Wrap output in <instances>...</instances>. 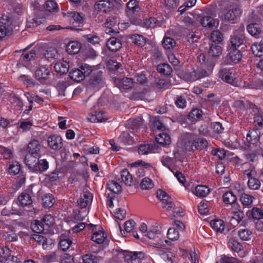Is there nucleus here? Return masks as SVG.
<instances>
[{
    "label": "nucleus",
    "mask_w": 263,
    "mask_h": 263,
    "mask_svg": "<svg viewBox=\"0 0 263 263\" xmlns=\"http://www.w3.org/2000/svg\"><path fill=\"white\" fill-rule=\"evenodd\" d=\"M198 59L201 67L196 70L185 71L182 73V78L186 81H195L201 78L209 76L213 71L215 65L213 60L206 59L205 55L200 54Z\"/></svg>",
    "instance_id": "obj_1"
},
{
    "label": "nucleus",
    "mask_w": 263,
    "mask_h": 263,
    "mask_svg": "<svg viewBox=\"0 0 263 263\" xmlns=\"http://www.w3.org/2000/svg\"><path fill=\"white\" fill-rule=\"evenodd\" d=\"M260 133L257 130H252L249 132L247 135L246 140L247 143H244L241 146L246 151H253L257 152L260 148V142L259 141Z\"/></svg>",
    "instance_id": "obj_2"
},
{
    "label": "nucleus",
    "mask_w": 263,
    "mask_h": 263,
    "mask_svg": "<svg viewBox=\"0 0 263 263\" xmlns=\"http://www.w3.org/2000/svg\"><path fill=\"white\" fill-rule=\"evenodd\" d=\"M92 72V67L87 64H82L79 69L71 70L69 73L70 78L77 82L83 81L85 77Z\"/></svg>",
    "instance_id": "obj_3"
},
{
    "label": "nucleus",
    "mask_w": 263,
    "mask_h": 263,
    "mask_svg": "<svg viewBox=\"0 0 263 263\" xmlns=\"http://www.w3.org/2000/svg\"><path fill=\"white\" fill-rule=\"evenodd\" d=\"M51 72V68L47 65H40L35 71V77L41 83H44L49 78Z\"/></svg>",
    "instance_id": "obj_4"
},
{
    "label": "nucleus",
    "mask_w": 263,
    "mask_h": 263,
    "mask_svg": "<svg viewBox=\"0 0 263 263\" xmlns=\"http://www.w3.org/2000/svg\"><path fill=\"white\" fill-rule=\"evenodd\" d=\"M244 26L241 25L230 40L231 47L236 48L244 44L245 36L243 33Z\"/></svg>",
    "instance_id": "obj_5"
},
{
    "label": "nucleus",
    "mask_w": 263,
    "mask_h": 263,
    "mask_svg": "<svg viewBox=\"0 0 263 263\" xmlns=\"http://www.w3.org/2000/svg\"><path fill=\"white\" fill-rule=\"evenodd\" d=\"M89 84L92 87L100 88L104 85L103 72L101 71L93 70L91 73Z\"/></svg>",
    "instance_id": "obj_6"
},
{
    "label": "nucleus",
    "mask_w": 263,
    "mask_h": 263,
    "mask_svg": "<svg viewBox=\"0 0 263 263\" xmlns=\"http://www.w3.org/2000/svg\"><path fill=\"white\" fill-rule=\"evenodd\" d=\"M18 200L22 207L27 208L25 209L27 212L30 213H35V209L32 205L31 197L28 194L22 193L18 197Z\"/></svg>",
    "instance_id": "obj_7"
},
{
    "label": "nucleus",
    "mask_w": 263,
    "mask_h": 263,
    "mask_svg": "<svg viewBox=\"0 0 263 263\" xmlns=\"http://www.w3.org/2000/svg\"><path fill=\"white\" fill-rule=\"evenodd\" d=\"M160 231L158 230L149 231L146 236L151 240H154V242H149V243L151 246L155 248H162L164 246L163 241L159 237Z\"/></svg>",
    "instance_id": "obj_8"
},
{
    "label": "nucleus",
    "mask_w": 263,
    "mask_h": 263,
    "mask_svg": "<svg viewBox=\"0 0 263 263\" xmlns=\"http://www.w3.org/2000/svg\"><path fill=\"white\" fill-rule=\"evenodd\" d=\"M241 13V10L237 7L224 10L221 18L226 21H233L239 16Z\"/></svg>",
    "instance_id": "obj_9"
},
{
    "label": "nucleus",
    "mask_w": 263,
    "mask_h": 263,
    "mask_svg": "<svg viewBox=\"0 0 263 263\" xmlns=\"http://www.w3.org/2000/svg\"><path fill=\"white\" fill-rule=\"evenodd\" d=\"M113 7L112 3L106 0L97 1L94 4V9L98 12H107L110 11Z\"/></svg>",
    "instance_id": "obj_10"
},
{
    "label": "nucleus",
    "mask_w": 263,
    "mask_h": 263,
    "mask_svg": "<svg viewBox=\"0 0 263 263\" xmlns=\"http://www.w3.org/2000/svg\"><path fill=\"white\" fill-rule=\"evenodd\" d=\"M47 142L49 146L54 150H59L63 146L62 139L57 135L50 136L48 138Z\"/></svg>",
    "instance_id": "obj_11"
},
{
    "label": "nucleus",
    "mask_w": 263,
    "mask_h": 263,
    "mask_svg": "<svg viewBox=\"0 0 263 263\" xmlns=\"http://www.w3.org/2000/svg\"><path fill=\"white\" fill-rule=\"evenodd\" d=\"M218 77L224 82L234 85V75L230 70L226 68L220 69L218 72Z\"/></svg>",
    "instance_id": "obj_12"
},
{
    "label": "nucleus",
    "mask_w": 263,
    "mask_h": 263,
    "mask_svg": "<svg viewBox=\"0 0 263 263\" xmlns=\"http://www.w3.org/2000/svg\"><path fill=\"white\" fill-rule=\"evenodd\" d=\"M93 198L91 193L89 192H84L77 201L78 205L81 208H85L91 204Z\"/></svg>",
    "instance_id": "obj_13"
},
{
    "label": "nucleus",
    "mask_w": 263,
    "mask_h": 263,
    "mask_svg": "<svg viewBox=\"0 0 263 263\" xmlns=\"http://www.w3.org/2000/svg\"><path fill=\"white\" fill-rule=\"evenodd\" d=\"M144 254L142 252H126L124 254L125 260L128 263H132L133 261H138L142 259Z\"/></svg>",
    "instance_id": "obj_14"
},
{
    "label": "nucleus",
    "mask_w": 263,
    "mask_h": 263,
    "mask_svg": "<svg viewBox=\"0 0 263 263\" xmlns=\"http://www.w3.org/2000/svg\"><path fill=\"white\" fill-rule=\"evenodd\" d=\"M115 83L120 89H128L132 87L134 81L133 79L124 77L116 79Z\"/></svg>",
    "instance_id": "obj_15"
},
{
    "label": "nucleus",
    "mask_w": 263,
    "mask_h": 263,
    "mask_svg": "<svg viewBox=\"0 0 263 263\" xmlns=\"http://www.w3.org/2000/svg\"><path fill=\"white\" fill-rule=\"evenodd\" d=\"M121 43L119 39L111 37L109 38L106 42L107 48L111 51L116 52L121 47Z\"/></svg>",
    "instance_id": "obj_16"
},
{
    "label": "nucleus",
    "mask_w": 263,
    "mask_h": 263,
    "mask_svg": "<svg viewBox=\"0 0 263 263\" xmlns=\"http://www.w3.org/2000/svg\"><path fill=\"white\" fill-rule=\"evenodd\" d=\"M40 149L41 145L39 141L36 140H33L28 143L27 151L29 154L39 156V152H40Z\"/></svg>",
    "instance_id": "obj_17"
},
{
    "label": "nucleus",
    "mask_w": 263,
    "mask_h": 263,
    "mask_svg": "<svg viewBox=\"0 0 263 263\" xmlns=\"http://www.w3.org/2000/svg\"><path fill=\"white\" fill-rule=\"evenodd\" d=\"M242 54L240 50L236 48L230 47L228 59L232 62L237 63L240 61Z\"/></svg>",
    "instance_id": "obj_18"
},
{
    "label": "nucleus",
    "mask_w": 263,
    "mask_h": 263,
    "mask_svg": "<svg viewBox=\"0 0 263 263\" xmlns=\"http://www.w3.org/2000/svg\"><path fill=\"white\" fill-rule=\"evenodd\" d=\"M159 255L161 259H162L166 263L178 262V258L176 257L174 254L171 252L161 251L160 253L159 254Z\"/></svg>",
    "instance_id": "obj_19"
},
{
    "label": "nucleus",
    "mask_w": 263,
    "mask_h": 263,
    "mask_svg": "<svg viewBox=\"0 0 263 263\" xmlns=\"http://www.w3.org/2000/svg\"><path fill=\"white\" fill-rule=\"evenodd\" d=\"M48 168V162L45 159H40L38 158L35 165L33 167V172H43Z\"/></svg>",
    "instance_id": "obj_20"
},
{
    "label": "nucleus",
    "mask_w": 263,
    "mask_h": 263,
    "mask_svg": "<svg viewBox=\"0 0 263 263\" xmlns=\"http://www.w3.org/2000/svg\"><path fill=\"white\" fill-rule=\"evenodd\" d=\"M59 239V248L62 251H66L72 246V241L65 236L62 235L60 236Z\"/></svg>",
    "instance_id": "obj_21"
},
{
    "label": "nucleus",
    "mask_w": 263,
    "mask_h": 263,
    "mask_svg": "<svg viewBox=\"0 0 263 263\" xmlns=\"http://www.w3.org/2000/svg\"><path fill=\"white\" fill-rule=\"evenodd\" d=\"M39 156L27 153L25 157V163L29 169L32 172L33 167L35 166L36 159Z\"/></svg>",
    "instance_id": "obj_22"
},
{
    "label": "nucleus",
    "mask_w": 263,
    "mask_h": 263,
    "mask_svg": "<svg viewBox=\"0 0 263 263\" xmlns=\"http://www.w3.org/2000/svg\"><path fill=\"white\" fill-rule=\"evenodd\" d=\"M106 235L102 231H96L92 234L91 240L97 244H102L106 239Z\"/></svg>",
    "instance_id": "obj_23"
},
{
    "label": "nucleus",
    "mask_w": 263,
    "mask_h": 263,
    "mask_svg": "<svg viewBox=\"0 0 263 263\" xmlns=\"http://www.w3.org/2000/svg\"><path fill=\"white\" fill-rule=\"evenodd\" d=\"M209 54L214 58L219 57L222 53V47L216 43H212L209 50Z\"/></svg>",
    "instance_id": "obj_24"
},
{
    "label": "nucleus",
    "mask_w": 263,
    "mask_h": 263,
    "mask_svg": "<svg viewBox=\"0 0 263 263\" xmlns=\"http://www.w3.org/2000/svg\"><path fill=\"white\" fill-rule=\"evenodd\" d=\"M81 49V44L77 41L69 42L66 47V51L70 54L77 53Z\"/></svg>",
    "instance_id": "obj_25"
},
{
    "label": "nucleus",
    "mask_w": 263,
    "mask_h": 263,
    "mask_svg": "<svg viewBox=\"0 0 263 263\" xmlns=\"http://www.w3.org/2000/svg\"><path fill=\"white\" fill-rule=\"evenodd\" d=\"M236 200V196L232 192H227L223 195V200L226 204H234V206L239 207L235 204Z\"/></svg>",
    "instance_id": "obj_26"
},
{
    "label": "nucleus",
    "mask_w": 263,
    "mask_h": 263,
    "mask_svg": "<svg viewBox=\"0 0 263 263\" xmlns=\"http://www.w3.org/2000/svg\"><path fill=\"white\" fill-rule=\"evenodd\" d=\"M156 145L155 144H141L138 148V153L140 155H147L150 153H155Z\"/></svg>",
    "instance_id": "obj_27"
},
{
    "label": "nucleus",
    "mask_w": 263,
    "mask_h": 263,
    "mask_svg": "<svg viewBox=\"0 0 263 263\" xmlns=\"http://www.w3.org/2000/svg\"><path fill=\"white\" fill-rule=\"evenodd\" d=\"M155 140L158 143L162 145H169L171 142L170 136L165 133L158 134L156 137Z\"/></svg>",
    "instance_id": "obj_28"
},
{
    "label": "nucleus",
    "mask_w": 263,
    "mask_h": 263,
    "mask_svg": "<svg viewBox=\"0 0 263 263\" xmlns=\"http://www.w3.org/2000/svg\"><path fill=\"white\" fill-rule=\"evenodd\" d=\"M31 228L35 233H41L44 232L46 227L42 220H35L31 224Z\"/></svg>",
    "instance_id": "obj_29"
},
{
    "label": "nucleus",
    "mask_w": 263,
    "mask_h": 263,
    "mask_svg": "<svg viewBox=\"0 0 263 263\" xmlns=\"http://www.w3.org/2000/svg\"><path fill=\"white\" fill-rule=\"evenodd\" d=\"M247 29L251 35L257 38L259 37V35L261 33V29L258 24L256 23L250 24L247 26Z\"/></svg>",
    "instance_id": "obj_30"
},
{
    "label": "nucleus",
    "mask_w": 263,
    "mask_h": 263,
    "mask_svg": "<svg viewBox=\"0 0 263 263\" xmlns=\"http://www.w3.org/2000/svg\"><path fill=\"white\" fill-rule=\"evenodd\" d=\"M126 7V12L128 15H132L140 10V7L136 0H130L129 2L127 3Z\"/></svg>",
    "instance_id": "obj_31"
},
{
    "label": "nucleus",
    "mask_w": 263,
    "mask_h": 263,
    "mask_svg": "<svg viewBox=\"0 0 263 263\" xmlns=\"http://www.w3.org/2000/svg\"><path fill=\"white\" fill-rule=\"evenodd\" d=\"M202 116V111L199 109L194 108L192 109L187 117L189 120L194 122L201 119Z\"/></svg>",
    "instance_id": "obj_32"
},
{
    "label": "nucleus",
    "mask_w": 263,
    "mask_h": 263,
    "mask_svg": "<svg viewBox=\"0 0 263 263\" xmlns=\"http://www.w3.org/2000/svg\"><path fill=\"white\" fill-rule=\"evenodd\" d=\"M210 226L216 232L221 233L224 229V221L221 219L213 220L210 222Z\"/></svg>",
    "instance_id": "obj_33"
},
{
    "label": "nucleus",
    "mask_w": 263,
    "mask_h": 263,
    "mask_svg": "<svg viewBox=\"0 0 263 263\" xmlns=\"http://www.w3.org/2000/svg\"><path fill=\"white\" fill-rule=\"evenodd\" d=\"M68 63L65 61L57 63L54 66L55 71L61 74L66 73L68 71Z\"/></svg>",
    "instance_id": "obj_34"
},
{
    "label": "nucleus",
    "mask_w": 263,
    "mask_h": 263,
    "mask_svg": "<svg viewBox=\"0 0 263 263\" xmlns=\"http://www.w3.org/2000/svg\"><path fill=\"white\" fill-rule=\"evenodd\" d=\"M187 140H186L184 143V148L187 152H192L194 150V137L191 134H187Z\"/></svg>",
    "instance_id": "obj_35"
},
{
    "label": "nucleus",
    "mask_w": 263,
    "mask_h": 263,
    "mask_svg": "<svg viewBox=\"0 0 263 263\" xmlns=\"http://www.w3.org/2000/svg\"><path fill=\"white\" fill-rule=\"evenodd\" d=\"M247 215L249 217L252 216L255 219H260L263 217V212L260 209L254 207L251 211L247 212Z\"/></svg>",
    "instance_id": "obj_36"
},
{
    "label": "nucleus",
    "mask_w": 263,
    "mask_h": 263,
    "mask_svg": "<svg viewBox=\"0 0 263 263\" xmlns=\"http://www.w3.org/2000/svg\"><path fill=\"white\" fill-rule=\"evenodd\" d=\"M130 39L133 43L140 47H143L146 42V38L144 37L142 35L138 34L132 35Z\"/></svg>",
    "instance_id": "obj_37"
},
{
    "label": "nucleus",
    "mask_w": 263,
    "mask_h": 263,
    "mask_svg": "<svg viewBox=\"0 0 263 263\" xmlns=\"http://www.w3.org/2000/svg\"><path fill=\"white\" fill-rule=\"evenodd\" d=\"M238 235L241 240L248 241L252 238V232L248 229H242L238 231Z\"/></svg>",
    "instance_id": "obj_38"
},
{
    "label": "nucleus",
    "mask_w": 263,
    "mask_h": 263,
    "mask_svg": "<svg viewBox=\"0 0 263 263\" xmlns=\"http://www.w3.org/2000/svg\"><path fill=\"white\" fill-rule=\"evenodd\" d=\"M122 181L128 186H131L133 182V177L127 169L123 170L121 174Z\"/></svg>",
    "instance_id": "obj_39"
},
{
    "label": "nucleus",
    "mask_w": 263,
    "mask_h": 263,
    "mask_svg": "<svg viewBox=\"0 0 263 263\" xmlns=\"http://www.w3.org/2000/svg\"><path fill=\"white\" fill-rule=\"evenodd\" d=\"M210 193V189L205 185H198L196 187L195 194L198 197H205Z\"/></svg>",
    "instance_id": "obj_40"
},
{
    "label": "nucleus",
    "mask_w": 263,
    "mask_h": 263,
    "mask_svg": "<svg viewBox=\"0 0 263 263\" xmlns=\"http://www.w3.org/2000/svg\"><path fill=\"white\" fill-rule=\"evenodd\" d=\"M55 202L54 198L52 194H46L42 199V204L44 208H51Z\"/></svg>",
    "instance_id": "obj_41"
},
{
    "label": "nucleus",
    "mask_w": 263,
    "mask_h": 263,
    "mask_svg": "<svg viewBox=\"0 0 263 263\" xmlns=\"http://www.w3.org/2000/svg\"><path fill=\"white\" fill-rule=\"evenodd\" d=\"M107 189L114 193L118 194L121 192L122 187L115 181H109L107 184Z\"/></svg>",
    "instance_id": "obj_42"
},
{
    "label": "nucleus",
    "mask_w": 263,
    "mask_h": 263,
    "mask_svg": "<svg viewBox=\"0 0 263 263\" xmlns=\"http://www.w3.org/2000/svg\"><path fill=\"white\" fill-rule=\"evenodd\" d=\"M66 15L71 17L70 21L72 22V24L75 23L78 24H81L83 22V17L78 12L73 11L68 12Z\"/></svg>",
    "instance_id": "obj_43"
},
{
    "label": "nucleus",
    "mask_w": 263,
    "mask_h": 263,
    "mask_svg": "<svg viewBox=\"0 0 263 263\" xmlns=\"http://www.w3.org/2000/svg\"><path fill=\"white\" fill-rule=\"evenodd\" d=\"M157 69L159 72L166 76L170 75L172 72L171 66L166 63L158 65Z\"/></svg>",
    "instance_id": "obj_44"
},
{
    "label": "nucleus",
    "mask_w": 263,
    "mask_h": 263,
    "mask_svg": "<svg viewBox=\"0 0 263 263\" xmlns=\"http://www.w3.org/2000/svg\"><path fill=\"white\" fill-rule=\"evenodd\" d=\"M119 139L124 143L128 145L133 144L135 141L133 137L127 132H123L119 137Z\"/></svg>",
    "instance_id": "obj_45"
},
{
    "label": "nucleus",
    "mask_w": 263,
    "mask_h": 263,
    "mask_svg": "<svg viewBox=\"0 0 263 263\" xmlns=\"http://www.w3.org/2000/svg\"><path fill=\"white\" fill-rule=\"evenodd\" d=\"M229 246L232 250L236 252H239L242 250L241 244L234 238H230L229 241Z\"/></svg>",
    "instance_id": "obj_46"
},
{
    "label": "nucleus",
    "mask_w": 263,
    "mask_h": 263,
    "mask_svg": "<svg viewBox=\"0 0 263 263\" xmlns=\"http://www.w3.org/2000/svg\"><path fill=\"white\" fill-rule=\"evenodd\" d=\"M201 24L204 27L211 28L215 26V20L209 16L203 17L201 20Z\"/></svg>",
    "instance_id": "obj_47"
},
{
    "label": "nucleus",
    "mask_w": 263,
    "mask_h": 263,
    "mask_svg": "<svg viewBox=\"0 0 263 263\" xmlns=\"http://www.w3.org/2000/svg\"><path fill=\"white\" fill-rule=\"evenodd\" d=\"M42 23L41 18L29 16L27 21L26 26L28 28H34Z\"/></svg>",
    "instance_id": "obj_48"
},
{
    "label": "nucleus",
    "mask_w": 263,
    "mask_h": 263,
    "mask_svg": "<svg viewBox=\"0 0 263 263\" xmlns=\"http://www.w3.org/2000/svg\"><path fill=\"white\" fill-rule=\"evenodd\" d=\"M208 141L204 138H197L194 140L195 148L202 150L208 146Z\"/></svg>",
    "instance_id": "obj_49"
},
{
    "label": "nucleus",
    "mask_w": 263,
    "mask_h": 263,
    "mask_svg": "<svg viewBox=\"0 0 263 263\" xmlns=\"http://www.w3.org/2000/svg\"><path fill=\"white\" fill-rule=\"evenodd\" d=\"M45 58L48 60L50 59H56L58 57L57 51L55 48H48L44 53Z\"/></svg>",
    "instance_id": "obj_50"
},
{
    "label": "nucleus",
    "mask_w": 263,
    "mask_h": 263,
    "mask_svg": "<svg viewBox=\"0 0 263 263\" xmlns=\"http://www.w3.org/2000/svg\"><path fill=\"white\" fill-rule=\"evenodd\" d=\"M161 162L164 166L167 167L172 172H174L172 170L173 165L174 164L173 158L165 155L162 157Z\"/></svg>",
    "instance_id": "obj_51"
},
{
    "label": "nucleus",
    "mask_w": 263,
    "mask_h": 263,
    "mask_svg": "<svg viewBox=\"0 0 263 263\" xmlns=\"http://www.w3.org/2000/svg\"><path fill=\"white\" fill-rule=\"evenodd\" d=\"M83 37L88 42L92 44H98L100 42V39L96 33H91L83 35Z\"/></svg>",
    "instance_id": "obj_52"
},
{
    "label": "nucleus",
    "mask_w": 263,
    "mask_h": 263,
    "mask_svg": "<svg viewBox=\"0 0 263 263\" xmlns=\"http://www.w3.org/2000/svg\"><path fill=\"white\" fill-rule=\"evenodd\" d=\"M45 8L48 12H57L59 10L57 4L52 0L48 1L45 4Z\"/></svg>",
    "instance_id": "obj_53"
},
{
    "label": "nucleus",
    "mask_w": 263,
    "mask_h": 263,
    "mask_svg": "<svg viewBox=\"0 0 263 263\" xmlns=\"http://www.w3.org/2000/svg\"><path fill=\"white\" fill-rule=\"evenodd\" d=\"M33 238L39 244L42 245L44 249H46L48 247L47 239L44 236L35 234Z\"/></svg>",
    "instance_id": "obj_54"
},
{
    "label": "nucleus",
    "mask_w": 263,
    "mask_h": 263,
    "mask_svg": "<svg viewBox=\"0 0 263 263\" xmlns=\"http://www.w3.org/2000/svg\"><path fill=\"white\" fill-rule=\"evenodd\" d=\"M232 214L233 216H232L231 221L232 222L233 221L236 220V223H238L241 221L244 216L243 213L239 209L236 211H233Z\"/></svg>",
    "instance_id": "obj_55"
},
{
    "label": "nucleus",
    "mask_w": 263,
    "mask_h": 263,
    "mask_svg": "<svg viewBox=\"0 0 263 263\" xmlns=\"http://www.w3.org/2000/svg\"><path fill=\"white\" fill-rule=\"evenodd\" d=\"M248 187L252 190H258L260 186V181L255 178H250L248 181Z\"/></svg>",
    "instance_id": "obj_56"
},
{
    "label": "nucleus",
    "mask_w": 263,
    "mask_h": 263,
    "mask_svg": "<svg viewBox=\"0 0 263 263\" xmlns=\"http://www.w3.org/2000/svg\"><path fill=\"white\" fill-rule=\"evenodd\" d=\"M35 57V52L32 50L30 52L23 53L20 58L21 62L30 61L33 59Z\"/></svg>",
    "instance_id": "obj_57"
},
{
    "label": "nucleus",
    "mask_w": 263,
    "mask_h": 263,
    "mask_svg": "<svg viewBox=\"0 0 263 263\" xmlns=\"http://www.w3.org/2000/svg\"><path fill=\"white\" fill-rule=\"evenodd\" d=\"M263 48L260 44L254 43L251 46V50L253 54L257 57H260L263 54Z\"/></svg>",
    "instance_id": "obj_58"
},
{
    "label": "nucleus",
    "mask_w": 263,
    "mask_h": 263,
    "mask_svg": "<svg viewBox=\"0 0 263 263\" xmlns=\"http://www.w3.org/2000/svg\"><path fill=\"white\" fill-rule=\"evenodd\" d=\"M254 119V122L255 125L257 124L259 127H262L263 125V116L261 111L257 109V110L255 111Z\"/></svg>",
    "instance_id": "obj_59"
},
{
    "label": "nucleus",
    "mask_w": 263,
    "mask_h": 263,
    "mask_svg": "<svg viewBox=\"0 0 263 263\" xmlns=\"http://www.w3.org/2000/svg\"><path fill=\"white\" fill-rule=\"evenodd\" d=\"M83 263H99L98 257L91 254H87L82 256Z\"/></svg>",
    "instance_id": "obj_60"
},
{
    "label": "nucleus",
    "mask_w": 263,
    "mask_h": 263,
    "mask_svg": "<svg viewBox=\"0 0 263 263\" xmlns=\"http://www.w3.org/2000/svg\"><path fill=\"white\" fill-rule=\"evenodd\" d=\"M176 44L175 40L170 37H165L163 39L162 45L165 49H170L172 48Z\"/></svg>",
    "instance_id": "obj_61"
},
{
    "label": "nucleus",
    "mask_w": 263,
    "mask_h": 263,
    "mask_svg": "<svg viewBox=\"0 0 263 263\" xmlns=\"http://www.w3.org/2000/svg\"><path fill=\"white\" fill-rule=\"evenodd\" d=\"M154 186L152 180L148 178H143L140 183V187L142 190H148Z\"/></svg>",
    "instance_id": "obj_62"
},
{
    "label": "nucleus",
    "mask_w": 263,
    "mask_h": 263,
    "mask_svg": "<svg viewBox=\"0 0 263 263\" xmlns=\"http://www.w3.org/2000/svg\"><path fill=\"white\" fill-rule=\"evenodd\" d=\"M211 39L212 42L216 43H219L222 41L223 37L221 32L218 30H214L211 34Z\"/></svg>",
    "instance_id": "obj_63"
},
{
    "label": "nucleus",
    "mask_w": 263,
    "mask_h": 263,
    "mask_svg": "<svg viewBox=\"0 0 263 263\" xmlns=\"http://www.w3.org/2000/svg\"><path fill=\"white\" fill-rule=\"evenodd\" d=\"M167 236L169 239L172 241H175L179 238V233L178 231L174 228H171L168 230Z\"/></svg>",
    "instance_id": "obj_64"
}]
</instances>
